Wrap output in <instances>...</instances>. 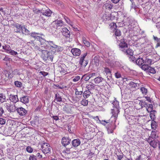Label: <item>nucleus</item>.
<instances>
[{
	"label": "nucleus",
	"instance_id": "f257e3e1",
	"mask_svg": "<svg viewBox=\"0 0 160 160\" xmlns=\"http://www.w3.org/2000/svg\"><path fill=\"white\" fill-rule=\"evenodd\" d=\"M42 45L41 57L45 60H49L52 61L55 52L62 50L61 47L55 45L52 41H47V43Z\"/></svg>",
	"mask_w": 160,
	"mask_h": 160
},
{
	"label": "nucleus",
	"instance_id": "f03ea898",
	"mask_svg": "<svg viewBox=\"0 0 160 160\" xmlns=\"http://www.w3.org/2000/svg\"><path fill=\"white\" fill-rule=\"evenodd\" d=\"M94 83L98 84L99 87L101 89L106 90L108 88L107 82L106 80L101 77H98L94 79Z\"/></svg>",
	"mask_w": 160,
	"mask_h": 160
},
{
	"label": "nucleus",
	"instance_id": "7ed1b4c3",
	"mask_svg": "<svg viewBox=\"0 0 160 160\" xmlns=\"http://www.w3.org/2000/svg\"><path fill=\"white\" fill-rule=\"evenodd\" d=\"M114 106V108L111 110V112L112 114V117L114 118V122H115L118 117V115L119 113V102H114L113 103Z\"/></svg>",
	"mask_w": 160,
	"mask_h": 160
},
{
	"label": "nucleus",
	"instance_id": "20e7f679",
	"mask_svg": "<svg viewBox=\"0 0 160 160\" xmlns=\"http://www.w3.org/2000/svg\"><path fill=\"white\" fill-rule=\"evenodd\" d=\"M147 141L150 146L153 148L155 149L158 147L159 149L160 150V141L158 140H152L150 139V138H148L147 139Z\"/></svg>",
	"mask_w": 160,
	"mask_h": 160
},
{
	"label": "nucleus",
	"instance_id": "39448f33",
	"mask_svg": "<svg viewBox=\"0 0 160 160\" xmlns=\"http://www.w3.org/2000/svg\"><path fill=\"white\" fill-rule=\"evenodd\" d=\"M139 105H140V108H142L144 107H145L147 111L148 112L150 113L151 112L153 111V106L152 104H149L147 105L146 102L142 100H140L139 103Z\"/></svg>",
	"mask_w": 160,
	"mask_h": 160
},
{
	"label": "nucleus",
	"instance_id": "423d86ee",
	"mask_svg": "<svg viewBox=\"0 0 160 160\" xmlns=\"http://www.w3.org/2000/svg\"><path fill=\"white\" fill-rule=\"evenodd\" d=\"M52 148L49 144L47 143H43L42 144L41 149L42 152L44 154L49 153Z\"/></svg>",
	"mask_w": 160,
	"mask_h": 160
},
{
	"label": "nucleus",
	"instance_id": "0eeeda50",
	"mask_svg": "<svg viewBox=\"0 0 160 160\" xmlns=\"http://www.w3.org/2000/svg\"><path fill=\"white\" fill-rule=\"evenodd\" d=\"M52 24L53 27L54 28L58 29H59L60 27H62L63 26L64 23L62 20L57 19L53 21Z\"/></svg>",
	"mask_w": 160,
	"mask_h": 160
},
{
	"label": "nucleus",
	"instance_id": "6e6552de",
	"mask_svg": "<svg viewBox=\"0 0 160 160\" xmlns=\"http://www.w3.org/2000/svg\"><path fill=\"white\" fill-rule=\"evenodd\" d=\"M87 55V53H86L84 54L80 58V60L79 61V64H80L82 67H85L88 64V62L87 61L84 60L85 57Z\"/></svg>",
	"mask_w": 160,
	"mask_h": 160
},
{
	"label": "nucleus",
	"instance_id": "1a4fd4ad",
	"mask_svg": "<svg viewBox=\"0 0 160 160\" xmlns=\"http://www.w3.org/2000/svg\"><path fill=\"white\" fill-rule=\"evenodd\" d=\"M14 31L17 33H21L22 30V26L18 23L14 24L13 25Z\"/></svg>",
	"mask_w": 160,
	"mask_h": 160
},
{
	"label": "nucleus",
	"instance_id": "9d476101",
	"mask_svg": "<svg viewBox=\"0 0 160 160\" xmlns=\"http://www.w3.org/2000/svg\"><path fill=\"white\" fill-rule=\"evenodd\" d=\"M119 46V47L122 50L128 47V44L126 42V40L124 39H121Z\"/></svg>",
	"mask_w": 160,
	"mask_h": 160
},
{
	"label": "nucleus",
	"instance_id": "9b49d317",
	"mask_svg": "<svg viewBox=\"0 0 160 160\" xmlns=\"http://www.w3.org/2000/svg\"><path fill=\"white\" fill-rule=\"evenodd\" d=\"M17 111L21 116H24L27 113V111L22 107L17 108Z\"/></svg>",
	"mask_w": 160,
	"mask_h": 160
},
{
	"label": "nucleus",
	"instance_id": "f8f14e48",
	"mask_svg": "<svg viewBox=\"0 0 160 160\" xmlns=\"http://www.w3.org/2000/svg\"><path fill=\"white\" fill-rule=\"evenodd\" d=\"M63 35L66 38H69L70 36V31L66 28H63L62 29L61 31Z\"/></svg>",
	"mask_w": 160,
	"mask_h": 160
},
{
	"label": "nucleus",
	"instance_id": "ddd939ff",
	"mask_svg": "<svg viewBox=\"0 0 160 160\" xmlns=\"http://www.w3.org/2000/svg\"><path fill=\"white\" fill-rule=\"evenodd\" d=\"M71 52L73 56H77L80 55L81 53V51L79 49L73 48L72 49Z\"/></svg>",
	"mask_w": 160,
	"mask_h": 160
},
{
	"label": "nucleus",
	"instance_id": "4468645a",
	"mask_svg": "<svg viewBox=\"0 0 160 160\" xmlns=\"http://www.w3.org/2000/svg\"><path fill=\"white\" fill-rule=\"evenodd\" d=\"M158 138V135L157 133V130L153 131L152 130L150 135V136L148 138H150V139H156Z\"/></svg>",
	"mask_w": 160,
	"mask_h": 160
},
{
	"label": "nucleus",
	"instance_id": "2eb2a0df",
	"mask_svg": "<svg viewBox=\"0 0 160 160\" xmlns=\"http://www.w3.org/2000/svg\"><path fill=\"white\" fill-rule=\"evenodd\" d=\"M4 72L6 76L8 78H12L14 76L12 70L11 71L5 70Z\"/></svg>",
	"mask_w": 160,
	"mask_h": 160
},
{
	"label": "nucleus",
	"instance_id": "dca6fc26",
	"mask_svg": "<svg viewBox=\"0 0 160 160\" xmlns=\"http://www.w3.org/2000/svg\"><path fill=\"white\" fill-rule=\"evenodd\" d=\"M122 51L127 55H129L132 56V58L133 57V51L130 48H128L126 50L125 49H123L122 50Z\"/></svg>",
	"mask_w": 160,
	"mask_h": 160
},
{
	"label": "nucleus",
	"instance_id": "f3484780",
	"mask_svg": "<svg viewBox=\"0 0 160 160\" xmlns=\"http://www.w3.org/2000/svg\"><path fill=\"white\" fill-rule=\"evenodd\" d=\"M83 125L84 127H86L90 126L91 123L90 120L89 118H83L82 120Z\"/></svg>",
	"mask_w": 160,
	"mask_h": 160
},
{
	"label": "nucleus",
	"instance_id": "a211bd4d",
	"mask_svg": "<svg viewBox=\"0 0 160 160\" xmlns=\"http://www.w3.org/2000/svg\"><path fill=\"white\" fill-rule=\"evenodd\" d=\"M41 13H42V15L47 17H49L51 16L52 13L51 11L48 9H47L44 12V10H41Z\"/></svg>",
	"mask_w": 160,
	"mask_h": 160
},
{
	"label": "nucleus",
	"instance_id": "6ab92c4d",
	"mask_svg": "<svg viewBox=\"0 0 160 160\" xmlns=\"http://www.w3.org/2000/svg\"><path fill=\"white\" fill-rule=\"evenodd\" d=\"M70 142V140L68 138L63 137L62 140V143L64 146H65L69 144Z\"/></svg>",
	"mask_w": 160,
	"mask_h": 160
},
{
	"label": "nucleus",
	"instance_id": "aec40b11",
	"mask_svg": "<svg viewBox=\"0 0 160 160\" xmlns=\"http://www.w3.org/2000/svg\"><path fill=\"white\" fill-rule=\"evenodd\" d=\"M9 98L10 100L14 103H16L18 100V96L12 94H10L9 96Z\"/></svg>",
	"mask_w": 160,
	"mask_h": 160
},
{
	"label": "nucleus",
	"instance_id": "412c9836",
	"mask_svg": "<svg viewBox=\"0 0 160 160\" xmlns=\"http://www.w3.org/2000/svg\"><path fill=\"white\" fill-rule=\"evenodd\" d=\"M72 143L73 147H77L80 145L81 141L79 139H75L72 141Z\"/></svg>",
	"mask_w": 160,
	"mask_h": 160
},
{
	"label": "nucleus",
	"instance_id": "4be33fe9",
	"mask_svg": "<svg viewBox=\"0 0 160 160\" xmlns=\"http://www.w3.org/2000/svg\"><path fill=\"white\" fill-rule=\"evenodd\" d=\"M129 88L131 89L135 88L138 87L139 86V84L137 83L133 82H130L128 84Z\"/></svg>",
	"mask_w": 160,
	"mask_h": 160
},
{
	"label": "nucleus",
	"instance_id": "5701e85b",
	"mask_svg": "<svg viewBox=\"0 0 160 160\" xmlns=\"http://www.w3.org/2000/svg\"><path fill=\"white\" fill-rule=\"evenodd\" d=\"M22 30L21 33L22 34L25 35H28L29 34L30 31L25 27V26H22Z\"/></svg>",
	"mask_w": 160,
	"mask_h": 160
},
{
	"label": "nucleus",
	"instance_id": "b1692460",
	"mask_svg": "<svg viewBox=\"0 0 160 160\" xmlns=\"http://www.w3.org/2000/svg\"><path fill=\"white\" fill-rule=\"evenodd\" d=\"M86 88L88 90L94 89L95 88V85L91 82H89L87 84Z\"/></svg>",
	"mask_w": 160,
	"mask_h": 160
},
{
	"label": "nucleus",
	"instance_id": "393cba45",
	"mask_svg": "<svg viewBox=\"0 0 160 160\" xmlns=\"http://www.w3.org/2000/svg\"><path fill=\"white\" fill-rule=\"evenodd\" d=\"M21 101L24 104L28 103L29 102V98L28 96H25L20 98Z\"/></svg>",
	"mask_w": 160,
	"mask_h": 160
},
{
	"label": "nucleus",
	"instance_id": "a878e982",
	"mask_svg": "<svg viewBox=\"0 0 160 160\" xmlns=\"http://www.w3.org/2000/svg\"><path fill=\"white\" fill-rule=\"evenodd\" d=\"M144 61L142 58H138L136 61V63L139 66H141L143 64Z\"/></svg>",
	"mask_w": 160,
	"mask_h": 160
},
{
	"label": "nucleus",
	"instance_id": "bb28decb",
	"mask_svg": "<svg viewBox=\"0 0 160 160\" xmlns=\"http://www.w3.org/2000/svg\"><path fill=\"white\" fill-rule=\"evenodd\" d=\"M91 94V92L89 90H86L83 92V96L85 98H87L89 97Z\"/></svg>",
	"mask_w": 160,
	"mask_h": 160
},
{
	"label": "nucleus",
	"instance_id": "cd10ccee",
	"mask_svg": "<svg viewBox=\"0 0 160 160\" xmlns=\"http://www.w3.org/2000/svg\"><path fill=\"white\" fill-rule=\"evenodd\" d=\"M104 6L106 9L110 10L112 8V5L110 2H106Z\"/></svg>",
	"mask_w": 160,
	"mask_h": 160
},
{
	"label": "nucleus",
	"instance_id": "c85d7f7f",
	"mask_svg": "<svg viewBox=\"0 0 160 160\" xmlns=\"http://www.w3.org/2000/svg\"><path fill=\"white\" fill-rule=\"evenodd\" d=\"M114 156L117 158V160H121L123 158V154L122 153L118 152Z\"/></svg>",
	"mask_w": 160,
	"mask_h": 160
},
{
	"label": "nucleus",
	"instance_id": "c756f323",
	"mask_svg": "<svg viewBox=\"0 0 160 160\" xmlns=\"http://www.w3.org/2000/svg\"><path fill=\"white\" fill-rule=\"evenodd\" d=\"M151 126L152 128L154 130H155L158 127L157 123L154 120L152 121Z\"/></svg>",
	"mask_w": 160,
	"mask_h": 160
},
{
	"label": "nucleus",
	"instance_id": "7c9ffc66",
	"mask_svg": "<svg viewBox=\"0 0 160 160\" xmlns=\"http://www.w3.org/2000/svg\"><path fill=\"white\" fill-rule=\"evenodd\" d=\"M110 26V28L111 30L114 31L115 30L117 29V26L115 23L112 22L109 24Z\"/></svg>",
	"mask_w": 160,
	"mask_h": 160
},
{
	"label": "nucleus",
	"instance_id": "2f4dec72",
	"mask_svg": "<svg viewBox=\"0 0 160 160\" xmlns=\"http://www.w3.org/2000/svg\"><path fill=\"white\" fill-rule=\"evenodd\" d=\"M82 41L84 45L87 47H89L90 46V43L88 41L85 37L82 38Z\"/></svg>",
	"mask_w": 160,
	"mask_h": 160
},
{
	"label": "nucleus",
	"instance_id": "473e14b6",
	"mask_svg": "<svg viewBox=\"0 0 160 160\" xmlns=\"http://www.w3.org/2000/svg\"><path fill=\"white\" fill-rule=\"evenodd\" d=\"M114 34L116 37V39H117V37H119L121 35V32L118 29H117L115 30Z\"/></svg>",
	"mask_w": 160,
	"mask_h": 160
},
{
	"label": "nucleus",
	"instance_id": "72a5a7b5",
	"mask_svg": "<svg viewBox=\"0 0 160 160\" xmlns=\"http://www.w3.org/2000/svg\"><path fill=\"white\" fill-rule=\"evenodd\" d=\"M45 16L40 15V16L39 20L42 23H44L47 22V19L45 18Z\"/></svg>",
	"mask_w": 160,
	"mask_h": 160
},
{
	"label": "nucleus",
	"instance_id": "f704fd0d",
	"mask_svg": "<svg viewBox=\"0 0 160 160\" xmlns=\"http://www.w3.org/2000/svg\"><path fill=\"white\" fill-rule=\"evenodd\" d=\"M2 48L7 52L10 51L11 49L10 46L8 45H5L2 46Z\"/></svg>",
	"mask_w": 160,
	"mask_h": 160
},
{
	"label": "nucleus",
	"instance_id": "c9c22d12",
	"mask_svg": "<svg viewBox=\"0 0 160 160\" xmlns=\"http://www.w3.org/2000/svg\"><path fill=\"white\" fill-rule=\"evenodd\" d=\"M156 112V111L153 110V111H152L150 113V116L151 119L153 120L156 118L155 115V113Z\"/></svg>",
	"mask_w": 160,
	"mask_h": 160
},
{
	"label": "nucleus",
	"instance_id": "e433bc0d",
	"mask_svg": "<svg viewBox=\"0 0 160 160\" xmlns=\"http://www.w3.org/2000/svg\"><path fill=\"white\" fill-rule=\"evenodd\" d=\"M15 106L12 105H11L8 109V111L10 112H14L15 111Z\"/></svg>",
	"mask_w": 160,
	"mask_h": 160
},
{
	"label": "nucleus",
	"instance_id": "4c0bfd02",
	"mask_svg": "<svg viewBox=\"0 0 160 160\" xmlns=\"http://www.w3.org/2000/svg\"><path fill=\"white\" fill-rule=\"evenodd\" d=\"M81 104L83 106H87L88 104V101L85 99H83L81 101Z\"/></svg>",
	"mask_w": 160,
	"mask_h": 160
},
{
	"label": "nucleus",
	"instance_id": "58836bf2",
	"mask_svg": "<svg viewBox=\"0 0 160 160\" xmlns=\"http://www.w3.org/2000/svg\"><path fill=\"white\" fill-rule=\"evenodd\" d=\"M59 70L62 74H65L67 72L66 69L62 67H59Z\"/></svg>",
	"mask_w": 160,
	"mask_h": 160
},
{
	"label": "nucleus",
	"instance_id": "ea45409f",
	"mask_svg": "<svg viewBox=\"0 0 160 160\" xmlns=\"http://www.w3.org/2000/svg\"><path fill=\"white\" fill-rule=\"evenodd\" d=\"M149 67L150 66H149L148 65L144 64L142 66L141 68L142 69L144 70V71H148Z\"/></svg>",
	"mask_w": 160,
	"mask_h": 160
},
{
	"label": "nucleus",
	"instance_id": "a19ab883",
	"mask_svg": "<svg viewBox=\"0 0 160 160\" xmlns=\"http://www.w3.org/2000/svg\"><path fill=\"white\" fill-rule=\"evenodd\" d=\"M55 100L57 102H60L62 101V98L61 96H60L59 94H56Z\"/></svg>",
	"mask_w": 160,
	"mask_h": 160
},
{
	"label": "nucleus",
	"instance_id": "79ce46f5",
	"mask_svg": "<svg viewBox=\"0 0 160 160\" xmlns=\"http://www.w3.org/2000/svg\"><path fill=\"white\" fill-rule=\"evenodd\" d=\"M104 72L107 74H110V75H111V72L110 71L109 69L108 68H104Z\"/></svg>",
	"mask_w": 160,
	"mask_h": 160
},
{
	"label": "nucleus",
	"instance_id": "37998d69",
	"mask_svg": "<svg viewBox=\"0 0 160 160\" xmlns=\"http://www.w3.org/2000/svg\"><path fill=\"white\" fill-rule=\"evenodd\" d=\"M148 72H150L151 73H152V74H154L156 73V71H155L154 68H152L150 66L149 67V68H148Z\"/></svg>",
	"mask_w": 160,
	"mask_h": 160
},
{
	"label": "nucleus",
	"instance_id": "c03bdc74",
	"mask_svg": "<svg viewBox=\"0 0 160 160\" xmlns=\"http://www.w3.org/2000/svg\"><path fill=\"white\" fill-rule=\"evenodd\" d=\"M6 97L2 94H0V102H3L5 100Z\"/></svg>",
	"mask_w": 160,
	"mask_h": 160
},
{
	"label": "nucleus",
	"instance_id": "a18cd8bd",
	"mask_svg": "<svg viewBox=\"0 0 160 160\" xmlns=\"http://www.w3.org/2000/svg\"><path fill=\"white\" fill-rule=\"evenodd\" d=\"M140 90L143 94L146 95L147 93V89L144 87H142L141 88Z\"/></svg>",
	"mask_w": 160,
	"mask_h": 160
},
{
	"label": "nucleus",
	"instance_id": "49530a36",
	"mask_svg": "<svg viewBox=\"0 0 160 160\" xmlns=\"http://www.w3.org/2000/svg\"><path fill=\"white\" fill-rule=\"evenodd\" d=\"M14 83L15 85L18 87H21L22 85V83L18 81H15Z\"/></svg>",
	"mask_w": 160,
	"mask_h": 160
},
{
	"label": "nucleus",
	"instance_id": "de8ad7c7",
	"mask_svg": "<svg viewBox=\"0 0 160 160\" xmlns=\"http://www.w3.org/2000/svg\"><path fill=\"white\" fill-rule=\"evenodd\" d=\"M136 119V117L135 116H132L131 117V119L133 120V121L132 122H130L129 121L128 122H129L130 124H135V121H134V119Z\"/></svg>",
	"mask_w": 160,
	"mask_h": 160
},
{
	"label": "nucleus",
	"instance_id": "09e8293b",
	"mask_svg": "<svg viewBox=\"0 0 160 160\" xmlns=\"http://www.w3.org/2000/svg\"><path fill=\"white\" fill-rule=\"evenodd\" d=\"M26 151L29 153H32L33 151V149L30 146H28L26 148Z\"/></svg>",
	"mask_w": 160,
	"mask_h": 160
},
{
	"label": "nucleus",
	"instance_id": "8fccbe9b",
	"mask_svg": "<svg viewBox=\"0 0 160 160\" xmlns=\"http://www.w3.org/2000/svg\"><path fill=\"white\" fill-rule=\"evenodd\" d=\"M83 77H84V80L86 81H88L90 79V78L89 77V76L88 75V73H87L85 75H84L83 76Z\"/></svg>",
	"mask_w": 160,
	"mask_h": 160
},
{
	"label": "nucleus",
	"instance_id": "3c124183",
	"mask_svg": "<svg viewBox=\"0 0 160 160\" xmlns=\"http://www.w3.org/2000/svg\"><path fill=\"white\" fill-rule=\"evenodd\" d=\"M14 75H19L20 72H19V70L17 69H14L12 71Z\"/></svg>",
	"mask_w": 160,
	"mask_h": 160
},
{
	"label": "nucleus",
	"instance_id": "603ef678",
	"mask_svg": "<svg viewBox=\"0 0 160 160\" xmlns=\"http://www.w3.org/2000/svg\"><path fill=\"white\" fill-rule=\"evenodd\" d=\"M90 78L95 76L96 73H87Z\"/></svg>",
	"mask_w": 160,
	"mask_h": 160
},
{
	"label": "nucleus",
	"instance_id": "864d4df0",
	"mask_svg": "<svg viewBox=\"0 0 160 160\" xmlns=\"http://www.w3.org/2000/svg\"><path fill=\"white\" fill-rule=\"evenodd\" d=\"M6 122V120L2 118H0V124L1 125L4 124Z\"/></svg>",
	"mask_w": 160,
	"mask_h": 160
},
{
	"label": "nucleus",
	"instance_id": "5fc2aeb1",
	"mask_svg": "<svg viewBox=\"0 0 160 160\" xmlns=\"http://www.w3.org/2000/svg\"><path fill=\"white\" fill-rule=\"evenodd\" d=\"M3 60L4 61H6L7 62H6V65H8V63H9L10 62V58L7 57H5V58L3 59Z\"/></svg>",
	"mask_w": 160,
	"mask_h": 160
},
{
	"label": "nucleus",
	"instance_id": "6e6d98bb",
	"mask_svg": "<svg viewBox=\"0 0 160 160\" xmlns=\"http://www.w3.org/2000/svg\"><path fill=\"white\" fill-rule=\"evenodd\" d=\"M82 91H78L77 89H75V94L76 95H81L82 93Z\"/></svg>",
	"mask_w": 160,
	"mask_h": 160
},
{
	"label": "nucleus",
	"instance_id": "4d7b16f0",
	"mask_svg": "<svg viewBox=\"0 0 160 160\" xmlns=\"http://www.w3.org/2000/svg\"><path fill=\"white\" fill-rule=\"evenodd\" d=\"M80 77L78 76H76L73 79V81L74 82H76L79 80L80 79Z\"/></svg>",
	"mask_w": 160,
	"mask_h": 160
},
{
	"label": "nucleus",
	"instance_id": "13d9d810",
	"mask_svg": "<svg viewBox=\"0 0 160 160\" xmlns=\"http://www.w3.org/2000/svg\"><path fill=\"white\" fill-rule=\"evenodd\" d=\"M9 53L12 55H16L18 54V52L13 50L10 51Z\"/></svg>",
	"mask_w": 160,
	"mask_h": 160
},
{
	"label": "nucleus",
	"instance_id": "bf43d9fd",
	"mask_svg": "<svg viewBox=\"0 0 160 160\" xmlns=\"http://www.w3.org/2000/svg\"><path fill=\"white\" fill-rule=\"evenodd\" d=\"M39 73L43 77H45L48 74V72L44 71H40Z\"/></svg>",
	"mask_w": 160,
	"mask_h": 160
},
{
	"label": "nucleus",
	"instance_id": "052dcab7",
	"mask_svg": "<svg viewBox=\"0 0 160 160\" xmlns=\"http://www.w3.org/2000/svg\"><path fill=\"white\" fill-rule=\"evenodd\" d=\"M94 60L96 66L98 65L99 64V60L97 58L95 57L94 58Z\"/></svg>",
	"mask_w": 160,
	"mask_h": 160
},
{
	"label": "nucleus",
	"instance_id": "680f3d73",
	"mask_svg": "<svg viewBox=\"0 0 160 160\" xmlns=\"http://www.w3.org/2000/svg\"><path fill=\"white\" fill-rule=\"evenodd\" d=\"M29 160H37V159L35 156L32 155L29 157Z\"/></svg>",
	"mask_w": 160,
	"mask_h": 160
},
{
	"label": "nucleus",
	"instance_id": "e2e57ef3",
	"mask_svg": "<svg viewBox=\"0 0 160 160\" xmlns=\"http://www.w3.org/2000/svg\"><path fill=\"white\" fill-rule=\"evenodd\" d=\"M115 77L117 78H120L121 76L120 73L118 72H117L115 73Z\"/></svg>",
	"mask_w": 160,
	"mask_h": 160
},
{
	"label": "nucleus",
	"instance_id": "0e129e2a",
	"mask_svg": "<svg viewBox=\"0 0 160 160\" xmlns=\"http://www.w3.org/2000/svg\"><path fill=\"white\" fill-rule=\"evenodd\" d=\"M64 18L65 20L66 21L67 23H68L69 24L70 23V21L69 19L66 16H64Z\"/></svg>",
	"mask_w": 160,
	"mask_h": 160
},
{
	"label": "nucleus",
	"instance_id": "69168bd1",
	"mask_svg": "<svg viewBox=\"0 0 160 160\" xmlns=\"http://www.w3.org/2000/svg\"><path fill=\"white\" fill-rule=\"evenodd\" d=\"M11 105V104H10L7 103H4V106L6 108L7 110L8 109V108Z\"/></svg>",
	"mask_w": 160,
	"mask_h": 160
},
{
	"label": "nucleus",
	"instance_id": "338daca9",
	"mask_svg": "<svg viewBox=\"0 0 160 160\" xmlns=\"http://www.w3.org/2000/svg\"><path fill=\"white\" fill-rule=\"evenodd\" d=\"M146 61L148 64H151L152 63V61L151 59L147 58Z\"/></svg>",
	"mask_w": 160,
	"mask_h": 160
},
{
	"label": "nucleus",
	"instance_id": "774afa93",
	"mask_svg": "<svg viewBox=\"0 0 160 160\" xmlns=\"http://www.w3.org/2000/svg\"><path fill=\"white\" fill-rule=\"evenodd\" d=\"M38 35V33L33 32V33H31V36L34 38H35Z\"/></svg>",
	"mask_w": 160,
	"mask_h": 160
}]
</instances>
